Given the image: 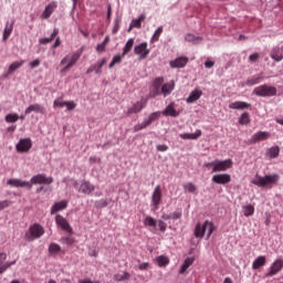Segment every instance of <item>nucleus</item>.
Listing matches in <instances>:
<instances>
[{
    "label": "nucleus",
    "mask_w": 283,
    "mask_h": 283,
    "mask_svg": "<svg viewBox=\"0 0 283 283\" xmlns=\"http://www.w3.org/2000/svg\"><path fill=\"white\" fill-rule=\"evenodd\" d=\"M55 224H57L62 231H65L66 233H73L74 229H72V226H70V222L65 217L61 214L55 216Z\"/></svg>",
    "instance_id": "15"
},
{
    "label": "nucleus",
    "mask_w": 283,
    "mask_h": 283,
    "mask_svg": "<svg viewBox=\"0 0 283 283\" xmlns=\"http://www.w3.org/2000/svg\"><path fill=\"white\" fill-rule=\"evenodd\" d=\"M13 28H14V21H12L11 23L10 22L6 23L3 35H2L3 41H8V39H10V34H12Z\"/></svg>",
    "instance_id": "34"
},
{
    "label": "nucleus",
    "mask_w": 283,
    "mask_h": 283,
    "mask_svg": "<svg viewBox=\"0 0 283 283\" xmlns=\"http://www.w3.org/2000/svg\"><path fill=\"white\" fill-rule=\"evenodd\" d=\"M145 107H147V99L142 98L133 104V106L127 109L126 114L127 116H132V114H140Z\"/></svg>",
    "instance_id": "14"
},
{
    "label": "nucleus",
    "mask_w": 283,
    "mask_h": 283,
    "mask_svg": "<svg viewBox=\"0 0 283 283\" xmlns=\"http://www.w3.org/2000/svg\"><path fill=\"white\" fill-rule=\"evenodd\" d=\"M271 59H273V61H276V63H280V61H282V59H283V55H282V53H277V52L273 51L271 53Z\"/></svg>",
    "instance_id": "56"
},
{
    "label": "nucleus",
    "mask_w": 283,
    "mask_h": 283,
    "mask_svg": "<svg viewBox=\"0 0 283 283\" xmlns=\"http://www.w3.org/2000/svg\"><path fill=\"white\" fill-rule=\"evenodd\" d=\"M176 87V83H174V81L169 82V83H165L161 84V94L165 98H167V96H169V94H171L174 92Z\"/></svg>",
    "instance_id": "26"
},
{
    "label": "nucleus",
    "mask_w": 283,
    "mask_h": 283,
    "mask_svg": "<svg viewBox=\"0 0 283 283\" xmlns=\"http://www.w3.org/2000/svg\"><path fill=\"white\" fill-rule=\"evenodd\" d=\"M212 165H213L212 174H219L222 171H228V169H231L233 167V160L232 159H226V160L216 159V160H213Z\"/></svg>",
    "instance_id": "7"
},
{
    "label": "nucleus",
    "mask_w": 283,
    "mask_h": 283,
    "mask_svg": "<svg viewBox=\"0 0 283 283\" xmlns=\"http://www.w3.org/2000/svg\"><path fill=\"white\" fill-rule=\"evenodd\" d=\"M107 43H109V35H106L103 42L97 44L96 52H98V54H103V52H105V49L107 48Z\"/></svg>",
    "instance_id": "40"
},
{
    "label": "nucleus",
    "mask_w": 283,
    "mask_h": 283,
    "mask_svg": "<svg viewBox=\"0 0 283 283\" xmlns=\"http://www.w3.org/2000/svg\"><path fill=\"white\" fill-rule=\"evenodd\" d=\"M12 205V201L10 200H2L0 201V211H3V209H8Z\"/></svg>",
    "instance_id": "59"
},
{
    "label": "nucleus",
    "mask_w": 283,
    "mask_h": 283,
    "mask_svg": "<svg viewBox=\"0 0 283 283\" xmlns=\"http://www.w3.org/2000/svg\"><path fill=\"white\" fill-rule=\"evenodd\" d=\"M201 96H202V91H200V88H195L186 98V103L188 104L196 103V101H200Z\"/></svg>",
    "instance_id": "27"
},
{
    "label": "nucleus",
    "mask_w": 283,
    "mask_h": 283,
    "mask_svg": "<svg viewBox=\"0 0 283 283\" xmlns=\"http://www.w3.org/2000/svg\"><path fill=\"white\" fill-rule=\"evenodd\" d=\"M271 133L259 130L254 133L249 139L250 145H255V143H261L262 140H269Z\"/></svg>",
    "instance_id": "16"
},
{
    "label": "nucleus",
    "mask_w": 283,
    "mask_h": 283,
    "mask_svg": "<svg viewBox=\"0 0 283 283\" xmlns=\"http://www.w3.org/2000/svg\"><path fill=\"white\" fill-rule=\"evenodd\" d=\"M147 127H149V124L147 123L146 119H144L140 124H136L133 127V130L136 132H142V129H147Z\"/></svg>",
    "instance_id": "50"
},
{
    "label": "nucleus",
    "mask_w": 283,
    "mask_h": 283,
    "mask_svg": "<svg viewBox=\"0 0 283 283\" xmlns=\"http://www.w3.org/2000/svg\"><path fill=\"white\" fill-rule=\"evenodd\" d=\"M258 59H260V54L259 53H253L249 56V62L250 63H255L258 61Z\"/></svg>",
    "instance_id": "64"
},
{
    "label": "nucleus",
    "mask_w": 283,
    "mask_h": 283,
    "mask_svg": "<svg viewBox=\"0 0 283 283\" xmlns=\"http://www.w3.org/2000/svg\"><path fill=\"white\" fill-rule=\"evenodd\" d=\"M7 185H9V187H15L17 189L19 188L32 189V184H30V181L21 180L19 178L9 179L7 181Z\"/></svg>",
    "instance_id": "17"
},
{
    "label": "nucleus",
    "mask_w": 283,
    "mask_h": 283,
    "mask_svg": "<svg viewBox=\"0 0 283 283\" xmlns=\"http://www.w3.org/2000/svg\"><path fill=\"white\" fill-rule=\"evenodd\" d=\"M130 277L132 274L124 272L123 274H114L113 280H115V282H125V280H129Z\"/></svg>",
    "instance_id": "41"
},
{
    "label": "nucleus",
    "mask_w": 283,
    "mask_h": 283,
    "mask_svg": "<svg viewBox=\"0 0 283 283\" xmlns=\"http://www.w3.org/2000/svg\"><path fill=\"white\" fill-rule=\"evenodd\" d=\"M188 63H189V57L179 56V57L170 61L169 65L172 69H180V67H185Z\"/></svg>",
    "instance_id": "20"
},
{
    "label": "nucleus",
    "mask_w": 283,
    "mask_h": 283,
    "mask_svg": "<svg viewBox=\"0 0 283 283\" xmlns=\"http://www.w3.org/2000/svg\"><path fill=\"white\" fill-rule=\"evenodd\" d=\"M160 112H154L151 113L148 118H146V123H148V126L151 125V123H155V120H158L160 118Z\"/></svg>",
    "instance_id": "48"
},
{
    "label": "nucleus",
    "mask_w": 283,
    "mask_h": 283,
    "mask_svg": "<svg viewBox=\"0 0 283 283\" xmlns=\"http://www.w3.org/2000/svg\"><path fill=\"white\" fill-rule=\"evenodd\" d=\"M132 48H134V38H130L127 40L126 44L123 48V56H127V54H129V52H132Z\"/></svg>",
    "instance_id": "38"
},
{
    "label": "nucleus",
    "mask_w": 283,
    "mask_h": 283,
    "mask_svg": "<svg viewBox=\"0 0 283 283\" xmlns=\"http://www.w3.org/2000/svg\"><path fill=\"white\" fill-rule=\"evenodd\" d=\"M262 266H266V256L260 255L252 262V271H258V269H262Z\"/></svg>",
    "instance_id": "29"
},
{
    "label": "nucleus",
    "mask_w": 283,
    "mask_h": 283,
    "mask_svg": "<svg viewBox=\"0 0 283 283\" xmlns=\"http://www.w3.org/2000/svg\"><path fill=\"white\" fill-rule=\"evenodd\" d=\"M163 116H170L171 118H178L180 116V111L176 109V103L171 102L166 108L160 112Z\"/></svg>",
    "instance_id": "18"
},
{
    "label": "nucleus",
    "mask_w": 283,
    "mask_h": 283,
    "mask_svg": "<svg viewBox=\"0 0 283 283\" xmlns=\"http://www.w3.org/2000/svg\"><path fill=\"white\" fill-rule=\"evenodd\" d=\"M96 207H98L99 209H104V207H107V200L101 199L96 201Z\"/></svg>",
    "instance_id": "63"
},
{
    "label": "nucleus",
    "mask_w": 283,
    "mask_h": 283,
    "mask_svg": "<svg viewBox=\"0 0 283 283\" xmlns=\"http://www.w3.org/2000/svg\"><path fill=\"white\" fill-rule=\"evenodd\" d=\"M119 30H120V20L116 19L114 21V27H113L112 33L116 34Z\"/></svg>",
    "instance_id": "58"
},
{
    "label": "nucleus",
    "mask_w": 283,
    "mask_h": 283,
    "mask_svg": "<svg viewBox=\"0 0 283 283\" xmlns=\"http://www.w3.org/2000/svg\"><path fill=\"white\" fill-rule=\"evenodd\" d=\"M78 59H81L80 51L66 54L60 62V64L64 65V67L61 69L60 74H65L66 72H70V70H72V67H74L76 63H78Z\"/></svg>",
    "instance_id": "2"
},
{
    "label": "nucleus",
    "mask_w": 283,
    "mask_h": 283,
    "mask_svg": "<svg viewBox=\"0 0 283 283\" xmlns=\"http://www.w3.org/2000/svg\"><path fill=\"white\" fill-rule=\"evenodd\" d=\"M56 36H59V28L53 29V32L51 33L50 38L39 39V43H40V45H48V43H52L54 41V39H56Z\"/></svg>",
    "instance_id": "31"
},
{
    "label": "nucleus",
    "mask_w": 283,
    "mask_h": 283,
    "mask_svg": "<svg viewBox=\"0 0 283 283\" xmlns=\"http://www.w3.org/2000/svg\"><path fill=\"white\" fill-rule=\"evenodd\" d=\"M163 83H165V80L163 77H157L154 80L153 86L150 87V91H149L150 98H156V96H160V94H163L161 92Z\"/></svg>",
    "instance_id": "10"
},
{
    "label": "nucleus",
    "mask_w": 283,
    "mask_h": 283,
    "mask_svg": "<svg viewBox=\"0 0 283 283\" xmlns=\"http://www.w3.org/2000/svg\"><path fill=\"white\" fill-rule=\"evenodd\" d=\"M151 264L149 262H144V263H140L138 265V270L139 271H147L148 269H150Z\"/></svg>",
    "instance_id": "61"
},
{
    "label": "nucleus",
    "mask_w": 283,
    "mask_h": 283,
    "mask_svg": "<svg viewBox=\"0 0 283 283\" xmlns=\"http://www.w3.org/2000/svg\"><path fill=\"white\" fill-rule=\"evenodd\" d=\"M283 269V259H276L270 265L269 271L265 273L264 277H273V275H277L280 271Z\"/></svg>",
    "instance_id": "11"
},
{
    "label": "nucleus",
    "mask_w": 283,
    "mask_h": 283,
    "mask_svg": "<svg viewBox=\"0 0 283 283\" xmlns=\"http://www.w3.org/2000/svg\"><path fill=\"white\" fill-rule=\"evenodd\" d=\"M242 213L245 218H251V216L255 213V206L251 203L248 206H242Z\"/></svg>",
    "instance_id": "36"
},
{
    "label": "nucleus",
    "mask_w": 283,
    "mask_h": 283,
    "mask_svg": "<svg viewBox=\"0 0 283 283\" xmlns=\"http://www.w3.org/2000/svg\"><path fill=\"white\" fill-rule=\"evenodd\" d=\"M24 63H25L24 60H20L11 63L7 72V76H9V74H12L13 72H17V70H19Z\"/></svg>",
    "instance_id": "35"
},
{
    "label": "nucleus",
    "mask_w": 283,
    "mask_h": 283,
    "mask_svg": "<svg viewBox=\"0 0 283 283\" xmlns=\"http://www.w3.org/2000/svg\"><path fill=\"white\" fill-rule=\"evenodd\" d=\"M56 8H57L56 2L53 1V2L49 3L45 7L44 11L42 12L41 18L42 19H50V17H52V13L56 10Z\"/></svg>",
    "instance_id": "25"
},
{
    "label": "nucleus",
    "mask_w": 283,
    "mask_h": 283,
    "mask_svg": "<svg viewBox=\"0 0 283 283\" xmlns=\"http://www.w3.org/2000/svg\"><path fill=\"white\" fill-rule=\"evenodd\" d=\"M32 112H35V114H45V107L41 104H31L25 108L24 114L28 116V114H32Z\"/></svg>",
    "instance_id": "23"
},
{
    "label": "nucleus",
    "mask_w": 283,
    "mask_h": 283,
    "mask_svg": "<svg viewBox=\"0 0 283 283\" xmlns=\"http://www.w3.org/2000/svg\"><path fill=\"white\" fill-rule=\"evenodd\" d=\"M15 149L19 154H28L32 149V139L29 137L20 139L15 145Z\"/></svg>",
    "instance_id": "12"
},
{
    "label": "nucleus",
    "mask_w": 283,
    "mask_h": 283,
    "mask_svg": "<svg viewBox=\"0 0 283 283\" xmlns=\"http://www.w3.org/2000/svg\"><path fill=\"white\" fill-rule=\"evenodd\" d=\"M157 222H158V220L154 219V217L148 216L144 219L145 227H153L154 229H156Z\"/></svg>",
    "instance_id": "46"
},
{
    "label": "nucleus",
    "mask_w": 283,
    "mask_h": 283,
    "mask_svg": "<svg viewBox=\"0 0 283 283\" xmlns=\"http://www.w3.org/2000/svg\"><path fill=\"white\" fill-rule=\"evenodd\" d=\"M6 123H17L19 120V114L17 113H9L4 117Z\"/></svg>",
    "instance_id": "49"
},
{
    "label": "nucleus",
    "mask_w": 283,
    "mask_h": 283,
    "mask_svg": "<svg viewBox=\"0 0 283 283\" xmlns=\"http://www.w3.org/2000/svg\"><path fill=\"white\" fill-rule=\"evenodd\" d=\"M105 63H107V60L105 57L96 62L95 74H102L103 65H105Z\"/></svg>",
    "instance_id": "51"
},
{
    "label": "nucleus",
    "mask_w": 283,
    "mask_h": 283,
    "mask_svg": "<svg viewBox=\"0 0 283 283\" xmlns=\"http://www.w3.org/2000/svg\"><path fill=\"white\" fill-rule=\"evenodd\" d=\"M61 244H66V247H72V244L76 243V239L74 237H62L60 239Z\"/></svg>",
    "instance_id": "44"
},
{
    "label": "nucleus",
    "mask_w": 283,
    "mask_h": 283,
    "mask_svg": "<svg viewBox=\"0 0 283 283\" xmlns=\"http://www.w3.org/2000/svg\"><path fill=\"white\" fill-rule=\"evenodd\" d=\"M264 81V75L256 74L249 77L243 85H247V87H253V85H260Z\"/></svg>",
    "instance_id": "21"
},
{
    "label": "nucleus",
    "mask_w": 283,
    "mask_h": 283,
    "mask_svg": "<svg viewBox=\"0 0 283 283\" xmlns=\"http://www.w3.org/2000/svg\"><path fill=\"white\" fill-rule=\"evenodd\" d=\"M54 182L53 177H48L45 174H38L31 177L29 185H31V189L33 185H52Z\"/></svg>",
    "instance_id": "9"
},
{
    "label": "nucleus",
    "mask_w": 283,
    "mask_h": 283,
    "mask_svg": "<svg viewBox=\"0 0 283 283\" xmlns=\"http://www.w3.org/2000/svg\"><path fill=\"white\" fill-rule=\"evenodd\" d=\"M163 202V188L160 185H157L151 193L150 207L154 208V211H158Z\"/></svg>",
    "instance_id": "8"
},
{
    "label": "nucleus",
    "mask_w": 283,
    "mask_h": 283,
    "mask_svg": "<svg viewBox=\"0 0 283 283\" xmlns=\"http://www.w3.org/2000/svg\"><path fill=\"white\" fill-rule=\"evenodd\" d=\"M145 19H147V15L145 13H142L138 19H133L129 24L128 32H132L133 28L140 29Z\"/></svg>",
    "instance_id": "24"
},
{
    "label": "nucleus",
    "mask_w": 283,
    "mask_h": 283,
    "mask_svg": "<svg viewBox=\"0 0 283 283\" xmlns=\"http://www.w3.org/2000/svg\"><path fill=\"white\" fill-rule=\"evenodd\" d=\"M63 209H67V200H61L59 202H55L51 207V216H54V213H59V211H63Z\"/></svg>",
    "instance_id": "28"
},
{
    "label": "nucleus",
    "mask_w": 283,
    "mask_h": 283,
    "mask_svg": "<svg viewBox=\"0 0 283 283\" xmlns=\"http://www.w3.org/2000/svg\"><path fill=\"white\" fill-rule=\"evenodd\" d=\"M202 136V130L197 129L195 133H181L179 138L182 140H198Z\"/></svg>",
    "instance_id": "22"
},
{
    "label": "nucleus",
    "mask_w": 283,
    "mask_h": 283,
    "mask_svg": "<svg viewBox=\"0 0 283 283\" xmlns=\"http://www.w3.org/2000/svg\"><path fill=\"white\" fill-rule=\"evenodd\" d=\"M207 240H209V238H211L213 234V231H216V226L213 222L206 220L203 224L197 223L195 228V238H205V233H207Z\"/></svg>",
    "instance_id": "3"
},
{
    "label": "nucleus",
    "mask_w": 283,
    "mask_h": 283,
    "mask_svg": "<svg viewBox=\"0 0 283 283\" xmlns=\"http://www.w3.org/2000/svg\"><path fill=\"white\" fill-rule=\"evenodd\" d=\"M185 193H198V187L193 182H187L184 185Z\"/></svg>",
    "instance_id": "39"
},
{
    "label": "nucleus",
    "mask_w": 283,
    "mask_h": 283,
    "mask_svg": "<svg viewBox=\"0 0 283 283\" xmlns=\"http://www.w3.org/2000/svg\"><path fill=\"white\" fill-rule=\"evenodd\" d=\"M45 233V229L43 226L39 223H34L30 226L29 231L25 233L24 238L28 242H34V240H39Z\"/></svg>",
    "instance_id": "5"
},
{
    "label": "nucleus",
    "mask_w": 283,
    "mask_h": 283,
    "mask_svg": "<svg viewBox=\"0 0 283 283\" xmlns=\"http://www.w3.org/2000/svg\"><path fill=\"white\" fill-rule=\"evenodd\" d=\"M39 65H41V60H39V59H35V60H33L29 63V67L31 70H34L35 67H39Z\"/></svg>",
    "instance_id": "60"
},
{
    "label": "nucleus",
    "mask_w": 283,
    "mask_h": 283,
    "mask_svg": "<svg viewBox=\"0 0 283 283\" xmlns=\"http://www.w3.org/2000/svg\"><path fill=\"white\" fill-rule=\"evenodd\" d=\"M203 65L207 70H211V67H213V65H216V62L213 60L207 59V61L203 63Z\"/></svg>",
    "instance_id": "62"
},
{
    "label": "nucleus",
    "mask_w": 283,
    "mask_h": 283,
    "mask_svg": "<svg viewBox=\"0 0 283 283\" xmlns=\"http://www.w3.org/2000/svg\"><path fill=\"white\" fill-rule=\"evenodd\" d=\"M185 40L188 41L189 43H200L202 41L201 36H196L191 33L186 34Z\"/></svg>",
    "instance_id": "47"
},
{
    "label": "nucleus",
    "mask_w": 283,
    "mask_h": 283,
    "mask_svg": "<svg viewBox=\"0 0 283 283\" xmlns=\"http://www.w3.org/2000/svg\"><path fill=\"white\" fill-rule=\"evenodd\" d=\"M14 264H17V260L11 262H4V265L0 268V273H6L10 269V266H14Z\"/></svg>",
    "instance_id": "52"
},
{
    "label": "nucleus",
    "mask_w": 283,
    "mask_h": 283,
    "mask_svg": "<svg viewBox=\"0 0 283 283\" xmlns=\"http://www.w3.org/2000/svg\"><path fill=\"white\" fill-rule=\"evenodd\" d=\"M157 227L161 233H165V231H167V223L163 220L157 221Z\"/></svg>",
    "instance_id": "55"
},
{
    "label": "nucleus",
    "mask_w": 283,
    "mask_h": 283,
    "mask_svg": "<svg viewBox=\"0 0 283 283\" xmlns=\"http://www.w3.org/2000/svg\"><path fill=\"white\" fill-rule=\"evenodd\" d=\"M73 187L76 189V191H78V193H85V196L92 195L94 189H96V187L87 180H82L80 184L77 180H75L73 182Z\"/></svg>",
    "instance_id": "6"
},
{
    "label": "nucleus",
    "mask_w": 283,
    "mask_h": 283,
    "mask_svg": "<svg viewBox=\"0 0 283 283\" xmlns=\"http://www.w3.org/2000/svg\"><path fill=\"white\" fill-rule=\"evenodd\" d=\"M160 34H163V27H159L153 34L150 41L154 43L160 39Z\"/></svg>",
    "instance_id": "53"
},
{
    "label": "nucleus",
    "mask_w": 283,
    "mask_h": 283,
    "mask_svg": "<svg viewBox=\"0 0 283 283\" xmlns=\"http://www.w3.org/2000/svg\"><path fill=\"white\" fill-rule=\"evenodd\" d=\"M171 220H180L182 218V210H176L170 214Z\"/></svg>",
    "instance_id": "57"
},
{
    "label": "nucleus",
    "mask_w": 283,
    "mask_h": 283,
    "mask_svg": "<svg viewBox=\"0 0 283 283\" xmlns=\"http://www.w3.org/2000/svg\"><path fill=\"white\" fill-rule=\"evenodd\" d=\"M155 262L158 266L163 268V266H167V264H169V258L165 256V255H159L155 259Z\"/></svg>",
    "instance_id": "42"
},
{
    "label": "nucleus",
    "mask_w": 283,
    "mask_h": 283,
    "mask_svg": "<svg viewBox=\"0 0 283 283\" xmlns=\"http://www.w3.org/2000/svg\"><path fill=\"white\" fill-rule=\"evenodd\" d=\"M123 59H125L123 53L114 55L111 63L108 64L109 70H112L115 65L123 63Z\"/></svg>",
    "instance_id": "37"
},
{
    "label": "nucleus",
    "mask_w": 283,
    "mask_h": 283,
    "mask_svg": "<svg viewBox=\"0 0 283 283\" xmlns=\"http://www.w3.org/2000/svg\"><path fill=\"white\" fill-rule=\"evenodd\" d=\"M211 181L214 182V185H229V182H231V175L229 174L213 175Z\"/></svg>",
    "instance_id": "19"
},
{
    "label": "nucleus",
    "mask_w": 283,
    "mask_h": 283,
    "mask_svg": "<svg viewBox=\"0 0 283 283\" xmlns=\"http://www.w3.org/2000/svg\"><path fill=\"white\" fill-rule=\"evenodd\" d=\"M252 94L254 96H259L261 98H272L273 96H277V88L275 86H271L269 84H262L256 86Z\"/></svg>",
    "instance_id": "4"
},
{
    "label": "nucleus",
    "mask_w": 283,
    "mask_h": 283,
    "mask_svg": "<svg viewBox=\"0 0 283 283\" xmlns=\"http://www.w3.org/2000/svg\"><path fill=\"white\" fill-rule=\"evenodd\" d=\"M150 52L151 51L149 50L147 42H142V43L135 45V48H134V54L139 56V59H147V56H149Z\"/></svg>",
    "instance_id": "13"
},
{
    "label": "nucleus",
    "mask_w": 283,
    "mask_h": 283,
    "mask_svg": "<svg viewBox=\"0 0 283 283\" xmlns=\"http://www.w3.org/2000/svg\"><path fill=\"white\" fill-rule=\"evenodd\" d=\"M62 249L61 245H59V243H51L49 245V253L51 255H56L57 253H61Z\"/></svg>",
    "instance_id": "45"
},
{
    "label": "nucleus",
    "mask_w": 283,
    "mask_h": 283,
    "mask_svg": "<svg viewBox=\"0 0 283 283\" xmlns=\"http://www.w3.org/2000/svg\"><path fill=\"white\" fill-rule=\"evenodd\" d=\"M67 112H74L76 109V103L74 101H66L65 106Z\"/></svg>",
    "instance_id": "54"
},
{
    "label": "nucleus",
    "mask_w": 283,
    "mask_h": 283,
    "mask_svg": "<svg viewBox=\"0 0 283 283\" xmlns=\"http://www.w3.org/2000/svg\"><path fill=\"white\" fill-rule=\"evenodd\" d=\"M265 156L271 160L277 158L280 156V146H272L268 148Z\"/></svg>",
    "instance_id": "33"
},
{
    "label": "nucleus",
    "mask_w": 283,
    "mask_h": 283,
    "mask_svg": "<svg viewBox=\"0 0 283 283\" xmlns=\"http://www.w3.org/2000/svg\"><path fill=\"white\" fill-rule=\"evenodd\" d=\"M251 182L252 185H255V187H265L266 189H273V187H275V185L280 182V175L272 174L262 177L256 174Z\"/></svg>",
    "instance_id": "1"
},
{
    "label": "nucleus",
    "mask_w": 283,
    "mask_h": 283,
    "mask_svg": "<svg viewBox=\"0 0 283 283\" xmlns=\"http://www.w3.org/2000/svg\"><path fill=\"white\" fill-rule=\"evenodd\" d=\"M193 262H196V258L193 256L186 258V260L184 261L182 265L179 269V274L185 275V273H187V269H189V266H191Z\"/></svg>",
    "instance_id": "30"
},
{
    "label": "nucleus",
    "mask_w": 283,
    "mask_h": 283,
    "mask_svg": "<svg viewBox=\"0 0 283 283\" xmlns=\"http://www.w3.org/2000/svg\"><path fill=\"white\" fill-rule=\"evenodd\" d=\"M251 107V104L247 102H232L229 104V109H249Z\"/></svg>",
    "instance_id": "32"
},
{
    "label": "nucleus",
    "mask_w": 283,
    "mask_h": 283,
    "mask_svg": "<svg viewBox=\"0 0 283 283\" xmlns=\"http://www.w3.org/2000/svg\"><path fill=\"white\" fill-rule=\"evenodd\" d=\"M251 123V115L249 113H243L239 117V125H249Z\"/></svg>",
    "instance_id": "43"
}]
</instances>
